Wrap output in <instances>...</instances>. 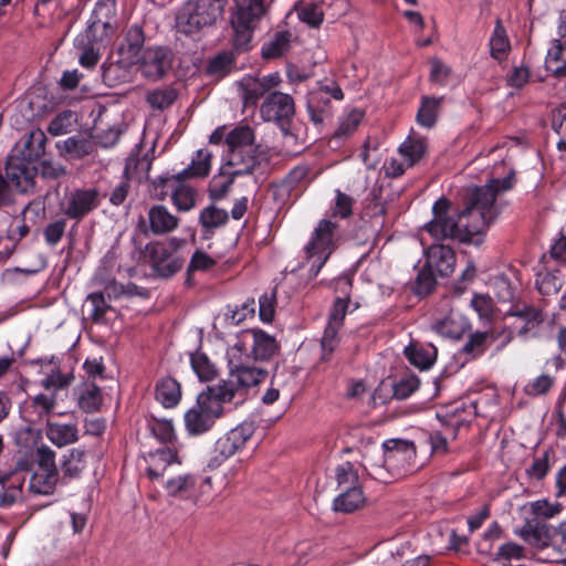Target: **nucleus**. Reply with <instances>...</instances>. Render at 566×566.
I'll return each mask as SVG.
<instances>
[{
    "label": "nucleus",
    "mask_w": 566,
    "mask_h": 566,
    "mask_svg": "<svg viewBox=\"0 0 566 566\" xmlns=\"http://www.w3.org/2000/svg\"><path fill=\"white\" fill-rule=\"evenodd\" d=\"M384 462L389 469L398 473H407L413 470L416 447L412 441L390 439L384 442Z\"/></svg>",
    "instance_id": "13"
},
{
    "label": "nucleus",
    "mask_w": 566,
    "mask_h": 566,
    "mask_svg": "<svg viewBox=\"0 0 566 566\" xmlns=\"http://www.w3.org/2000/svg\"><path fill=\"white\" fill-rule=\"evenodd\" d=\"M365 503V496L360 488L344 490L334 499L333 507L337 512L352 513Z\"/></svg>",
    "instance_id": "34"
},
{
    "label": "nucleus",
    "mask_w": 566,
    "mask_h": 566,
    "mask_svg": "<svg viewBox=\"0 0 566 566\" xmlns=\"http://www.w3.org/2000/svg\"><path fill=\"white\" fill-rule=\"evenodd\" d=\"M212 154L207 149H199L191 164L180 174L182 177H206L211 169Z\"/></svg>",
    "instance_id": "40"
},
{
    "label": "nucleus",
    "mask_w": 566,
    "mask_h": 566,
    "mask_svg": "<svg viewBox=\"0 0 566 566\" xmlns=\"http://www.w3.org/2000/svg\"><path fill=\"white\" fill-rule=\"evenodd\" d=\"M98 203L96 189H76L64 196L61 210L70 219L80 220L96 209Z\"/></svg>",
    "instance_id": "15"
},
{
    "label": "nucleus",
    "mask_w": 566,
    "mask_h": 566,
    "mask_svg": "<svg viewBox=\"0 0 566 566\" xmlns=\"http://www.w3.org/2000/svg\"><path fill=\"white\" fill-rule=\"evenodd\" d=\"M553 385L554 378L544 374L530 381L525 387V391L532 396H539L546 394Z\"/></svg>",
    "instance_id": "59"
},
{
    "label": "nucleus",
    "mask_w": 566,
    "mask_h": 566,
    "mask_svg": "<svg viewBox=\"0 0 566 566\" xmlns=\"http://www.w3.org/2000/svg\"><path fill=\"white\" fill-rule=\"evenodd\" d=\"M276 296L272 291L270 294L265 293L259 298V315L262 322L271 323L274 318Z\"/></svg>",
    "instance_id": "55"
},
{
    "label": "nucleus",
    "mask_w": 566,
    "mask_h": 566,
    "mask_svg": "<svg viewBox=\"0 0 566 566\" xmlns=\"http://www.w3.org/2000/svg\"><path fill=\"white\" fill-rule=\"evenodd\" d=\"M405 355L411 365L420 370H427L434 364L438 350L431 343L410 344L405 348Z\"/></svg>",
    "instance_id": "26"
},
{
    "label": "nucleus",
    "mask_w": 566,
    "mask_h": 566,
    "mask_svg": "<svg viewBox=\"0 0 566 566\" xmlns=\"http://www.w3.org/2000/svg\"><path fill=\"white\" fill-rule=\"evenodd\" d=\"M253 129L237 126L226 137L227 151L223 157L222 172L230 177L251 175L259 164Z\"/></svg>",
    "instance_id": "2"
},
{
    "label": "nucleus",
    "mask_w": 566,
    "mask_h": 566,
    "mask_svg": "<svg viewBox=\"0 0 566 566\" xmlns=\"http://www.w3.org/2000/svg\"><path fill=\"white\" fill-rule=\"evenodd\" d=\"M426 263L441 276H449L455 266L454 251L443 244H431L426 250Z\"/></svg>",
    "instance_id": "21"
},
{
    "label": "nucleus",
    "mask_w": 566,
    "mask_h": 566,
    "mask_svg": "<svg viewBox=\"0 0 566 566\" xmlns=\"http://www.w3.org/2000/svg\"><path fill=\"white\" fill-rule=\"evenodd\" d=\"M150 427L153 434L161 442H171L176 437L175 428L170 420H154Z\"/></svg>",
    "instance_id": "57"
},
{
    "label": "nucleus",
    "mask_w": 566,
    "mask_h": 566,
    "mask_svg": "<svg viewBox=\"0 0 566 566\" xmlns=\"http://www.w3.org/2000/svg\"><path fill=\"white\" fill-rule=\"evenodd\" d=\"M495 296L502 303H511L514 300V289L505 276H497L493 282Z\"/></svg>",
    "instance_id": "60"
},
{
    "label": "nucleus",
    "mask_w": 566,
    "mask_h": 566,
    "mask_svg": "<svg viewBox=\"0 0 566 566\" xmlns=\"http://www.w3.org/2000/svg\"><path fill=\"white\" fill-rule=\"evenodd\" d=\"M85 452L80 449H71L63 455L61 470L69 478H77L85 469Z\"/></svg>",
    "instance_id": "41"
},
{
    "label": "nucleus",
    "mask_w": 566,
    "mask_h": 566,
    "mask_svg": "<svg viewBox=\"0 0 566 566\" xmlns=\"http://www.w3.org/2000/svg\"><path fill=\"white\" fill-rule=\"evenodd\" d=\"M174 464H180L177 451L170 448L158 449L148 457L147 476L153 481L161 479Z\"/></svg>",
    "instance_id": "22"
},
{
    "label": "nucleus",
    "mask_w": 566,
    "mask_h": 566,
    "mask_svg": "<svg viewBox=\"0 0 566 566\" xmlns=\"http://www.w3.org/2000/svg\"><path fill=\"white\" fill-rule=\"evenodd\" d=\"M363 118L364 113L361 111L352 109L340 118L339 125L334 133V137L339 139L347 138L358 128Z\"/></svg>",
    "instance_id": "45"
},
{
    "label": "nucleus",
    "mask_w": 566,
    "mask_h": 566,
    "mask_svg": "<svg viewBox=\"0 0 566 566\" xmlns=\"http://www.w3.org/2000/svg\"><path fill=\"white\" fill-rule=\"evenodd\" d=\"M229 375L226 380L213 385L220 389L221 397L231 402L235 397H242L245 391L260 384L266 376V371L251 365L247 357H240L237 363L230 356V348L227 349Z\"/></svg>",
    "instance_id": "5"
},
{
    "label": "nucleus",
    "mask_w": 566,
    "mask_h": 566,
    "mask_svg": "<svg viewBox=\"0 0 566 566\" xmlns=\"http://www.w3.org/2000/svg\"><path fill=\"white\" fill-rule=\"evenodd\" d=\"M228 219L229 214L227 210L220 209L214 205H209L203 208L199 216L200 224L207 232L224 226Z\"/></svg>",
    "instance_id": "39"
},
{
    "label": "nucleus",
    "mask_w": 566,
    "mask_h": 566,
    "mask_svg": "<svg viewBox=\"0 0 566 566\" xmlns=\"http://www.w3.org/2000/svg\"><path fill=\"white\" fill-rule=\"evenodd\" d=\"M512 187V179H492L484 187L469 190L467 207L460 213H451V202L446 198L438 199L432 206V219L421 229V244H426L427 233L436 241L454 239L460 242L480 244L481 234L497 214L495 199L500 191Z\"/></svg>",
    "instance_id": "1"
},
{
    "label": "nucleus",
    "mask_w": 566,
    "mask_h": 566,
    "mask_svg": "<svg viewBox=\"0 0 566 566\" xmlns=\"http://www.w3.org/2000/svg\"><path fill=\"white\" fill-rule=\"evenodd\" d=\"M57 148L61 154L69 155L72 158H81L93 151V144L87 139L73 136L59 143Z\"/></svg>",
    "instance_id": "42"
},
{
    "label": "nucleus",
    "mask_w": 566,
    "mask_h": 566,
    "mask_svg": "<svg viewBox=\"0 0 566 566\" xmlns=\"http://www.w3.org/2000/svg\"><path fill=\"white\" fill-rule=\"evenodd\" d=\"M349 300L337 297L333 304L328 321L322 337L323 358L327 359V354H332L338 344V331L343 326L347 313Z\"/></svg>",
    "instance_id": "16"
},
{
    "label": "nucleus",
    "mask_w": 566,
    "mask_h": 566,
    "mask_svg": "<svg viewBox=\"0 0 566 566\" xmlns=\"http://www.w3.org/2000/svg\"><path fill=\"white\" fill-rule=\"evenodd\" d=\"M177 93L174 88H156L146 94V101L154 109H165L176 99Z\"/></svg>",
    "instance_id": "48"
},
{
    "label": "nucleus",
    "mask_w": 566,
    "mask_h": 566,
    "mask_svg": "<svg viewBox=\"0 0 566 566\" xmlns=\"http://www.w3.org/2000/svg\"><path fill=\"white\" fill-rule=\"evenodd\" d=\"M530 509L536 517L546 520L557 515L562 510V505L559 503H551L547 500H537L530 503Z\"/></svg>",
    "instance_id": "52"
},
{
    "label": "nucleus",
    "mask_w": 566,
    "mask_h": 566,
    "mask_svg": "<svg viewBox=\"0 0 566 566\" xmlns=\"http://www.w3.org/2000/svg\"><path fill=\"white\" fill-rule=\"evenodd\" d=\"M34 465H36V449L34 451H20L15 457L14 470L11 473L29 472Z\"/></svg>",
    "instance_id": "62"
},
{
    "label": "nucleus",
    "mask_w": 566,
    "mask_h": 566,
    "mask_svg": "<svg viewBox=\"0 0 566 566\" xmlns=\"http://www.w3.org/2000/svg\"><path fill=\"white\" fill-rule=\"evenodd\" d=\"M281 76L277 72L262 77L245 75L238 82L240 96L245 107L255 106L262 96H266L272 90L281 83Z\"/></svg>",
    "instance_id": "14"
},
{
    "label": "nucleus",
    "mask_w": 566,
    "mask_h": 566,
    "mask_svg": "<svg viewBox=\"0 0 566 566\" xmlns=\"http://www.w3.org/2000/svg\"><path fill=\"white\" fill-rule=\"evenodd\" d=\"M530 69L525 65L514 66L506 76V84L514 88L524 87L530 81Z\"/></svg>",
    "instance_id": "58"
},
{
    "label": "nucleus",
    "mask_w": 566,
    "mask_h": 566,
    "mask_svg": "<svg viewBox=\"0 0 566 566\" xmlns=\"http://www.w3.org/2000/svg\"><path fill=\"white\" fill-rule=\"evenodd\" d=\"M156 399L165 408H172L177 406L181 399V388L179 382L171 377L161 379L156 386Z\"/></svg>",
    "instance_id": "33"
},
{
    "label": "nucleus",
    "mask_w": 566,
    "mask_h": 566,
    "mask_svg": "<svg viewBox=\"0 0 566 566\" xmlns=\"http://www.w3.org/2000/svg\"><path fill=\"white\" fill-rule=\"evenodd\" d=\"M565 61H566V49L559 40H554L552 46L548 49L545 67L546 71L552 73L556 77L565 76Z\"/></svg>",
    "instance_id": "36"
},
{
    "label": "nucleus",
    "mask_w": 566,
    "mask_h": 566,
    "mask_svg": "<svg viewBox=\"0 0 566 566\" xmlns=\"http://www.w3.org/2000/svg\"><path fill=\"white\" fill-rule=\"evenodd\" d=\"M186 244V240L177 237L169 238L166 241L150 242L146 245V254L148 256L153 271L160 277H170L181 270L184 260L178 255Z\"/></svg>",
    "instance_id": "8"
},
{
    "label": "nucleus",
    "mask_w": 566,
    "mask_h": 566,
    "mask_svg": "<svg viewBox=\"0 0 566 566\" xmlns=\"http://www.w3.org/2000/svg\"><path fill=\"white\" fill-rule=\"evenodd\" d=\"M294 113L293 97L279 91L269 93L260 106L261 118L277 124L283 130L287 129Z\"/></svg>",
    "instance_id": "12"
},
{
    "label": "nucleus",
    "mask_w": 566,
    "mask_h": 566,
    "mask_svg": "<svg viewBox=\"0 0 566 566\" xmlns=\"http://www.w3.org/2000/svg\"><path fill=\"white\" fill-rule=\"evenodd\" d=\"M227 0H187L176 14V31L199 38L222 18Z\"/></svg>",
    "instance_id": "3"
},
{
    "label": "nucleus",
    "mask_w": 566,
    "mask_h": 566,
    "mask_svg": "<svg viewBox=\"0 0 566 566\" xmlns=\"http://www.w3.org/2000/svg\"><path fill=\"white\" fill-rule=\"evenodd\" d=\"M65 228L66 222L64 220H56L49 223L44 229L45 242L52 247L57 244L65 232Z\"/></svg>",
    "instance_id": "64"
},
{
    "label": "nucleus",
    "mask_w": 566,
    "mask_h": 566,
    "mask_svg": "<svg viewBox=\"0 0 566 566\" xmlns=\"http://www.w3.org/2000/svg\"><path fill=\"white\" fill-rule=\"evenodd\" d=\"M506 313L522 323V325L517 327L520 334L533 329L543 322L542 312L525 304H513Z\"/></svg>",
    "instance_id": "28"
},
{
    "label": "nucleus",
    "mask_w": 566,
    "mask_h": 566,
    "mask_svg": "<svg viewBox=\"0 0 566 566\" xmlns=\"http://www.w3.org/2000/svg\"><path fill=\"white\" fill-rule=\"evenodd\" d=\"M24 481V475L17 473L0 476V506L8 507L22 500Z\"/></svg>",
    "instance_id": "23"
},
{
    "label": "nucleus",
    "mask_w": 566,
    "mask_h": 566,
    "mask_svg": "<svg viewBox=\"0 0 566 566\" xmlns=\"http://www.w3.org/2000/svg\"><path fill=\"white\" fill-rule=\"evenodd\" d=\"M253 433V423L242 422L219 438L216 442L214 450L222 459H228L243 449Z\"/></svg>",
    "instance_id": "18"
},
{
    "label": "nucleus",
    "mask_w": 566,
    "mask_h": 566,
    "mask_svg": "<svg viewBox=\"0 0 566 566\" xmlns=\"http://www.w3.org/2000/svg\"><path fill=\"white\" fill-rule=\"evenodd\" d=\"M179 175L160 176L153 181L154 196L163 200L169 193L176 208L180 211H189L195 207V191L180 180Z\"/></svg>",
    "instance_id": "11"
},
{
    "label": "nucleus",
    "mask_w": 566,
    "mask_h": 566,
    "mask_svg": "<svg viewBox=\"0 0 566 566\" xmlns=\"http://www.w3.org/2000/svg\"><path fill=\"white\" fill-rule=\"evenodd\" d=\"M235 177H230L221 171V176H214L209 185V197L213 201L223 199L232 185Z\"/></svg>",
    "instance_id": "51"
},
{
    "label": "nucleus",
    "mask_w": 566,
    "mask_h": 566,
    "mask_svg": "<svg viewBox=\"0 0 566 566\" xmlns=\"http://www.w3.org/2000/svg\"><path fill=\"white\" fill-rule=\"evenodd\" d=\"M489 46L492 59L497 62L505 61L511 52V42L500 19L496 20L494 30L490 36Z\"/></svg>",
    "instance_id": "29"
},
{
    "label": "nucleus",
    "mask_w": 566,
    "mask_h": 566,
    "mask_svg": "<svg viewBox=\"0 0 566 566\" xmlns=\"http://www.w3.org/2000/svg\"><path fill=\"white\" fill-rule=\"evenodd\" d=\"M115 0H98L95 3L93 17L94 22H101L104 27L108 24L109 17L115 12Z\"/></svg>",
    "instance_id": "61"
},
{
    "label": "nucleus",
    "mask_w": 566,
    "mask_h": 566,
    "mask_svg": "<svg viewBox=\"0 0 566 566\" xmlns=\"http://www.w3.org/2000/svg\"><path fill=\"white\" fill-rule=\"evenodd\" d=\"M290 32H277L271 41L263 45L262 55L265 59H275L283 55L290 48Z\"/></svg>",
    "instance_id": "44"
},
{
    "label": "nucleus",
    "mask_w": 566,
    "mask_h": 566,
    "mask_svg": "<svg viewBox=\"0 0 566 566\" xmlns=\"http://www.w3.org/2000/svg\"><path fill=\"white\" fill-rule=\"evenodd\" d=\"M191 367L201 381H209L217 376V369L209 358L202 353L192 354Z\"/></svg>",
    "instance_id": "47"
},
{
    "label": "nucleus",
    "mask_w": 566,
    "mask_h": 566,
    "mask_svg": "<svg viewBox=\"0 0 566 566\" xmlns=\"http://www.w3.org/2000/svg\"><path fill=\"white\" fill-rule=\"evenodd\" d=\"M57 406V396L51 392H40L35 395L30 402L31 421L46 420L54 413Z\"/></svg>",
    "instance_id": "32"
},
{
    "label": "nucleus",
    "mask_w": 566,
    "mask_h": 566,
    "mask_svg": "<svg viewBox=\"0 0 566 566\" xmlns=\"http://www.w3.org/2000/svg\"><path fill=\"white\" fill-rule=\"evenodd\" d=\"M197 479L192 474H181L168 479L164 489L168 496L175 499H189L196 488Z\"/></svg>",
    "instance_id": "31"
},
{
    "label": "nucleus",
    "mask_w": 566,
    "mask_h": 566,
    "mask_svg": "<svg viewBox=\"0 0 566 566\" xmlns=\"http://www.w3.org/2000/svg\"><path fill=\"white\" fill-rule=\"evenodd\" d=\"M102 401L101 389L94 382H85L77 389V402L83 411L96 412Z\"/></svg>",
    "instance_id": "35"
},
{
    "label": "nucleus",
    "mask_w": 566,
    "mask_h": 566,
    "mask_svg": "<svg viewBox=\"0 0 566 566\" xmlns=\"http://www.w3.org/2000/svg\"><path fill=\"white\" fill-rule=\"evenodd\" d=\"M228 401L221 397L220 389L208 386L197 396L196 403L185 416V427L189 434L198 436L209 431L216 420L223 413V405Z\"/></svg>",
    "instance_id": "4"
},
{
    "label": "nucleus",
    "mask_w": 566,
    "mask_h": 566,
    "mask_svg": "<svg viewBox=\"0 0 566 566\" xmlns=\"http://www.w3.org/2000/svg\"><path fill=\"white\" fill-rule=\"evenodd\" d=\"M55 452L46 444L36 447V468L32 472L28 491L33 495H52L56 489L59 472Z\"/></svg>",
    "instance_id": "10"
},
{
    "label": "nucleus",
    "mask_w": 566,
    "mask_h": 566,
    "mask_svg": "<svg viewBox=\"0 0 566 566\" xmlns=\"http://www.w3.org/2000/svg\"><path fill=\"white\" fill-rule=\"evenodd\" d=\"M419 385L420 381L416 376L402 378L394 385V397L397 399H407L419 388Z\"/></svg>",
    "instance_id": "56"
},
{
    "label": "nucleus",
    "mask_w": 566,
    "mask_h": 566,
    "mask_svg": "<svg viewBox=\"0 0 566 566\" xmlns=\"http://www.w3.org/2000/svg\"><path fill=\"white\" fill-rule=\"evenodd\" d=\"M76 114L72 111H63L57 114L49 124L48 132L52 136H60L70 133L76 123Z\"/></svg>",
    "instance_id": "46"
},
{
    "label": "nucleus",
    "mask_w": 566,
    "mask_h": 566,
    "mask_svg": "<svg viewBox=\"0 0 566 566\" xmlns=\"http://www.w3.org/2000/svg\"><path fill=\"white\" fill-rule=\"evenodd\" d=\"M338 226L329 219H322L304 247L310 271L316 276L336 248Z\"/></svg>",
    "instance_id": "7"
},
{
    "label": "nucleus",
    "mask_w": 566,
    "mask_h": 566,
    "mask_svg": "<svg viewBox=\"0 0 566 566\" xmlns=\"http://www.w3.org/2000/svg\"><path fill=\"white\" fill-rule=\"evenodd\" d=\"M469 327L468 318L453 310L434 325V329L439 335L452 339L461 338Z\"/></svg>",
    "instance_id": "25"
},
{
    "label": "nucleus",
    "mask_w": 566,
    "mask_h": 566,
    "mask_svg": "<svg viewBox=\"0 0 566 566\" xmlns=\"http://www.w3.org/2000/svg\"><path fill=\"white\" fill-rule=\"evenodd\" d=\"M4 178L10 181L18 193H28L34 188V167L18 157H9Z\"/></svg>",
    "instance_id": "19"
},
{
    "label": "nucleus",
    "mask_w": 566,
    "mask_h": 566,
    "mask_svg": "<svg viewBox=\"0 0 566 566\" xmlns=\"http://www.w3.org/2000/svg\"><path fill=\"white\" fill-rule=\"evenodd\" d=\"M170 67V53L164 48H148L138 60V69L143 76L153 81L161 78Z\"/></svg>",
    "instance_id": "17"
},
{
    "label": "nucleus",
    "mask_w": 566,
    "mask_h": 566,
    "mask_svg": "<svg viewBox=\"0 0 566 566\" xmlns=\"http://www.w3.org/2000/svg\"><path fill=\"white\" fill-rule=\"evenodd\" d=\"M298 18L311 27H318L323 21V10L316 3H305L298 10Z\"/></svg>",
    "instance_id": "54"
},
{
    "label": "nucleus",
    "mask_w": 566,
    "mask_h": 566,
    "mask_svg": "<svg viewBox=\"0 0 566 566\" xmlns=\"http://www.w3.org/2000/svg\"><path fill=\"white\" fill-rule=\"evenodd\" d=\"M73 380L72 375L62 374L60 370H52L43 379H41V386L51 394L57 396L59 391L67 388Z\"/></svg>",
    "instance_id": "50"
},
{
    "label": "nucleus",
    "mask_w": 566,
    "mask_h": 566,
    "mask_svg": "<svg viewBox=\"0 0 566 566\" xmlns=\"http://www.w3.org/2000/svg\"><path fill=\"white\" fill-rule=\"evenodd\" d=\"M235 11L231 15L237 50H247L259 19L264 14V0H234Z\"/></svg>",
    "instance_id": "9"
},
{
    "label": "nucleus",
    "mask_w": 566,
    "mask_h": 566,
    "mask_svg": "<svg viewBox=\"0 0 566 566\" xmlns=\"http://www.w3.org/2000/svg\"><path fill=\"white\" fill-rule=\"evenodd\" d=\"M523 557V547L515 543H505L499 547L496 557L489 566H523L521 564L512 565V560H520Z\"/></svg>",
    "instance_id": "43"
},
{
    "label": "nucleus",
    "mask_w": 566,
    "mask_h": 566,
    "mask_svg": "<svg viewBox=\"0 0 566 566\" xmlns=\"http://www.w3.org/2000/svg\"><path fill=\"white\" fill-rule=\"evenodd\" d=\"M45 436L54 446L63 448L78 440V430L75 424L48 422Z\"/></svg>",
    "instance_id": "27"
},
{
    "label": "nucleus",
    "mask_w": 566,
    "mask_h": 566,
    "mask_svg": "<svg viewBox=\"0 0 566 566\" xmlns=\"http://www.w3.org/2000/svg\"><path fill=\"white\" fill-rule=\"evenodd\" d=\"M436 285L434 271L426 264L417 274L415 291L419 295L428 294Z\"/></svg>",
    "instance_id": "53"
},
{
    "label": "nucleus",
    "mask_w": 566,
    "mask_h": 566,
    "mask_svg": "<svg viewBox=\"0 0 566 566\" xmlns=\"http://www.w3.org/2000/svg\"><path fill=\"white\" fill-rule=\"evenodd\" d=\"M427 143L423 138L408 137L399 147V154L407 167H412L426 154Z\"/></svg>",
    "instance_id": "37"
},
{
    "label": "nucleus",
    "mask_w": 566,
    "mask_h": 566,
    "mask_svg": "<svg viewBox=\"0 0 566 566\" xmlns=\"http://www.w3.org/2000/svg\"><path fill=\"white\" fill-rule=\"evenodd\" d=\"M230 356L237 363L240 357L251 361L271 359L277 352L275 338L261 329H245L238 334L235 342L229 346Z\"/></svg>",
    "instance_id": "6"
},
{
    "label": "nucleus",
    "mask_w": 566,
    "mask_h": 566,
    "mask_svg": "<svg viewBox=\"0 0 566 566\" xmlns=\"http://www.w3.org/2000/svg\"><path fill=\"white\" fill-rule=\"evenodd\" d=\"M336 481L339 492L349 490V488H359L358 472L354 464L344 462L336 468Z\"/></svg>",
    "instance_id": "49"
},
{
    "label": "nucleus",
    "mask_w": 566,
    "mask_h": 566,
    "mask_svg": "<svg viewBox=\"0 0 566 566\" xmlns=\"http://www.w3.org/2000/svg\"><path fill=\"white\" fill-rule=\"evenodd\" d=\"M46 136L40 128L32 129L25 135L14 148V154L10 157H18V160H23L32 165L44 155Z\"/></svg>",
    "instance_id": "20"
},
{
    "label": "nucleus",
    "mask_w": 566,
    "mask_h": 566,
    "mask_svg": "<svg viewBox=\"0 0 566 566\" xmlns=\"http://www.w3.org/2000/svg\"><path fill=\"white\" fill-rule=\"evenodd\" d=\"M472 308L478 313L480 318H490L493 312V301L489 295L475 294L471 300Z\"/></svg>",
    "instance_id": "63"
},
{
    "label": "nucleus",
    "mask_w": 566,
    "mask_h": 566,
    "mask_svg": "<svg viewBox=\"0 0 566 566\" xmlns=\"http://www.w3.org/2000/svg\"><path fill=\"white\" fill-rule=\"evenodd\" d=\"M139 151L140 148L137 145L126 159V165L124 168V176L126 179L135 178L142 180L148 176L151 167V158L148 156V154H145L140 157Z\"/></svg>",
    "instance_id": "30"
},
{
    "label": "nucleus",
    "mask_w": 566,
    "mask_h": 566,
    "mask_svg": "<svg viewBox=\"0 0 566 566\" xmlns=\"http://www.w3.org/2000/svg\"><path fill=\"white\" fill-rule=\"evenodd\" d=\"M441 101L442 98L422 97L421 105L417 112V123L420 126L431 128L436 125Z\"/></svg>",
    "instance_id": "38"
},
{
    "label": "nucleus",
    "mask_w": 566,
    "mask_h": 566,
    "mask_svg": "<svg viewBox=\"0 0 566 566\" xmlns=\"http://www.w3.org/2000/svg\"><path fill=\"white\" fill-rule=\"evenodd\" d=\"M150 231L156 235L167 234L177 229L179 220L161 205L153 206L148 211Z\"/></svg>",
    "instance_id": "24"
}]
</instances>
